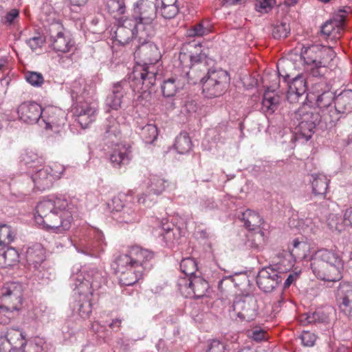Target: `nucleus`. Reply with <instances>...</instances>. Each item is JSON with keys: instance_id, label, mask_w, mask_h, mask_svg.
I'll return each instance as SVG.
<instances>
[{"instance_id": "11", "label": "nucleus", "mask_w": 352, "mask_h": 352, "mask_svg": "<svg viewBox=\"0 0 352 352\" xmlns=\"http://www.w3.org/2000/svg\"><path fill=\"white\" fill-rule=\"evenodd\" d=\"M157 14L156 5L151 1L140 0L135 4L131 19L135 20L138 24L142 38L154 36L153 21Z\"/></svg>"}, {"instance_id": "43", "label": "nucleus", "mask_w": 352, "mask_h": 352, "mask_svg": "<svg viewBox=\"0 0 352 352\" xmlns=\"http://www.w3.org/2000/svg\"><path fill=\"white\" fill-rule=\"evenodd\" d=\"M180 270L184 274V276H195L197 270V263L196 261L190 257L185 258L180 263Z\"/></svg>"}, {"instance_id": "44", "label": "nucleus", "mask_w": 352, "mask_h": 352, "mask_svg": "<svg viewBox=\"0 0 352 352\" xmlns=\"http://www.w3.org/2000/svg\"><path fill=\"white\" fill-rule=\"evenodd\" d=\"M44 345L42 339L35 338L26 341L21 350L23 352H46Z\"/></svg>"}, {"instance_id": "15", "label": "nucleus", "mask_w": 352, "mask_h": 352, "mask_svg": "<svg viewBox=\"0 0 352 352\" xmlns=\"http://www.w3.org/2000/svg\"><path fill=\"white\" fill-rule=\"evenodd\" d=\"M64 171V166L59 163L44 165L32 170L31 178L34 188L41 192L50 189L54 182L62 177Z\"/></svg>"}, {"instance_id": "55", "label": "nucleus", "mask_w": 352, "mask_h": 352, "mask_svg": "<svg viewBox=\"0 0 352 352\" xmlns=\"http://www.w3.org/2000/svg\"><path fill=\"white\" fill-rule=\"evenodd\" d=\"M206 352H230L226 344L218 340H212L210 342Z\"/></svg>"}, {"instance_id": "33", "label": "nucleus", "mask_w": 352, "mask_h": 352, "mask_svg": "<svg viewBox=\"0 0 352 352\" xmlns=\"http://www.w3.org/2000/svg\"><path fill=\"white\" fill-rule=\"evenodd\" d=\"M146 188L148 190L153 192L154 195H160L166 189L169 190H174L175 184L169 182L159 175H151L148 178Z\"/></svg>"}, {"instance_id": "64", "label": "nucleus", "mask_w": 352, "mask_h": 352, "mask_svg": "<svg viewBox=\"0 0 352 352\" xmlns=\"http://www.w3.org/2000/svg\"><path fill=\"white\" fill-rule=\"evenodd\" d=\"M216 208V204L213 199H208L206 201L203 202L201 204V210H210Z\"/></svg>"}, {"instance_id": "22", "label": "nucleus", "mask_w": 352, "mask_h": 352, "mask_svg": "<svg viewBox=\"0 0 352 352\" xmlns=\"http://www.w3.org/2000/svg\"><path fill=\"white\" fill-rule=\"evenodd\" d=\"M232 308L236 318L241 321L253 320L257 315L256 300L253 296L236 298Z\"/></svg>"}, {"instance_id": "9", "label": "nucleus", "mask_w": 352, "mask_h": 352, "mask_svg": "<svg viewBox=\"0 0 352 352\" xmlns=\"http://www.w3.org/2000/svg\"><path fill=\"white\" fill-rule=\"evenodd\" d=\"M173 219V222H169L166 218L156 219L153 226V233L161 237L166 246L172 247L179 243V240L186 233V221L183 218Z\"/></svg>"}, {"instance_id": "58", "label": "nucleus", "mask_w": 352, "mask_h": 352, "mask_svg": "<svg viewBox=\"0 0 352 352\" xmlns=\"http://www.w3.org/2000/svg\"><path fill=\"white\" fill-rule=\"evenodd\" d=\"M300 338L302 344L305 346H314L316 340V335L308 331H303Z\"/></svg>"}, {"instance_id": "54", "label": "nucleus", "mask_w": 352, "mask_h": 352, "mask_svg": "<svg viewBox=\"0 0 352 352\" xmlns=\"http://www.w3.org/2000/svg\"><path fill=\"white\" fill-rule=\"evenodd\" d=\"M328 225L333 230L341 232L344 228L343 219L338 214H331L328 219Z\"/></svg>"}, {"instance_id": "59", "label": "nucleus", "mask_w": 352, "mask_h": 352, "mask_svg": "<svg viewBox=\"0 0 352 352\" xmlns=\"http://www.w3.org/2000/svg\"><path fill=\"white\" fill-rule=\"evenodd\" d=\"M300 276V272H291L286 280H285L284 282V284H283V287L284 289H287L288 287H289V286L294 283V282L296 281V280Z\"/></svg>"}, {"instance_id": "51", "label": "nucleus", "mask_w": 352, "mask_h": 352, "mask_svg": "<svg viewBox=\"0 0 352 352\" xmlns=\"http://www.w3.org/2000/svg\"><path fill=\"white\" fill-rule=\"evenodd\" d=\"M109 11L111 13L122 14L126 11L124 0H109L107 3Z\"/></svg>"}, {"instance_id": "30", "label": "nucleus", "mask_w": 352, "mask_h": 352, "mask_svg": "<svg viewBox=\"0 0 352 352\" xmlns=\"http://www.w3.org/2000/svg\"><path fill=\"white\" fill-rule=\"evenodd\" d=\"M277 85H272L267 87L262 100V111L266 115L273 114L278 107L280 98L274 92Z\"/></svg>"}, {"instance_id": "47", "label": "nucleus", "mask_w": 352, "mask_h": 352, "mask_svg": "<svg viewBox=\"0 0 352 352\" xmlns=\"http://www.w3.org/2000/svg\"><path fill=\"white\" fill-rule=\"evenodd\" d=\"M13 232L11 227L3 224L0 225V248H6V246L10 244L14 240Z\"/></svg>"}, {"instance_id": "48", "label": "nucleus", "mask_w": 352, "mask_h": 352, "mask_svg": "<svg viewBox=\"0 0 352 352\" xmlns=\"http://www.w3.org/2000/svg\"><path fill=\"white\" fill-rule=\"evenodd\" d=\"M25 78L34 87H41L44 83V77L40 72L28 71L25 74Z\"/></svg>"}, {"instance_id": "13", "label": "nucleus", "mask_w": 352, "mask_h": 352, "mask_svg": "<svg viewBox=\"0 0 352 352\" xmlns=\"http://www.w3.org/2000/svg\"><path fill=\"white\" fill-rule=\"evenodd\" d=\"M153 36H145L143 39H138V46L134 52V57L138 59L140 63H138L133 67V69L137 66H141L144 69H152L155 71V82L156 81L157 70L155 64L157 63L161 57V52L160 49L155 43L150 41V38Z\"/></svg>"}, {"instance_id": "32", "label": "nucleus", "mask_w": 352, "mask_h": 352, "mask_svg": "<svg viewBox=\"0 0 352 352\" xmlns=\"http://www.w3.org/2000/svg\"><path fill=\"white\" fill-rule=\"evenodd\" d=\"M158 15L164 19L175 18L179 11L178 0H155Z\"/></svg>"}, {"instance_id": "34", "label": "nucleus", "mask_w": 352, "mask_h": 352, "mask_svg": "<svg viewBox=\"0 0 352 352\" xmlns=\"http://www.w3.org/2000/svg\"><path fill=\"white\" fill-rule=\"evenodd\" d=\"M25 257L28 264L37 269L45 258L43 247L39 243L32 245L27 249Z\"/></svg>"}, {"instance_id": "27", "label": "nucleus", "mask_w": 352, "mask_h": 352, "mask_svg": "<svg viewBox=\"0 0 352 352\" xmlns=\"http://www.w3.org/2000/svg\"><path fill=\"white\" fill-rule=\"evenodd\" d=\"M314 100L316 106L324 111L336 102V96L334 93L330 90V87L322 82L315 83L314 87Z\"/></svg>"}, {"instance_id": "6", "label": "nucleus", "mask_w": 352, "mask_h": 352, "mask_svg": "<svg viewBox=\"0 0 352 352\" xmlns=\"http://www.w3.org/2000/svg\"><path fill=\"white\" fill-rule=\"evenodd\" d=\"M94 89L87 86L84 80L75 81L72 90V97L76 98V101L72 107V112L74 121L81 128H87L96 118V109L89 101L85 100L87 96L91 94Z\"/></svg>"}, {"instance_id": "10", "label": "nucleus", "mask_w": 352, "mask_h": 352, "mask_svg": "<svg viewBox=\"0 0 352 352\" xmlns=\"http://www.w3.org/2000/svg\"><path fill=\"white\" fill-rule=\"evenodd\" d=\"M319 121V114L314 113L309 107L305 105L299 108L292 117L294 133L296 138L308 141L312 137Z\"/></svg>"}, {"instance_id": "53", "label": "nucleus", "mask_w": 352, "mask_h": 352, "mask_svg": "<svg viewBox=\"0 0 352 352\" xmlns=\"http://www.w3.org/2000/svg\"><path fill=\"white\" fill-rule=\"evenodd\" d=\"M307 248L306 243L294 239L292 242V248H289L290 253L294 256H304L305 250Z\"/></svg>"}, {"instance_id": "28", "label": "nucleus", "mask_w": 352, "mask_h": 352, "mask_svg": "<svg viewBox=\"0 0 352 352\" xmlns=\"http://www.w3.org/2000/svg\"><path fill=\"white\" fill-rule=\"evenodd\" d=\"M346 17V12L340 10L336 13L332 19L327 21L321 28L322 34L327 36H332L336 38L343 30L344 21Z\"/></svg>"}, {"instance_id": "8", "label": "nucleus", "mask_w": 352, "mask_h": 352, "mask_svg": "<svg viewBox=\"0 0 352 352\" xmlns=\"http://www.w3.org/2000/svg\"><path fill=\"white\" fill-rule=\"evenodd\" d=\"M109 205L112 218L120 224H133L140 219L135 205L133 203V197L129 193H119L112 198Z\"/></svg>"}, {"instance_id": "5", "label": "nucleus", "mask_w": 352, "mask_h": 352, "mask_svg": "<svg viewBox=\"0 0 352 352\" xmlns=\"http://www.w3.org/2000/svg\"><path fill=\"white\" fill-rule=\"evenodd\" d=\"M104 140L109 146H115L109 160L114 168H120L128 164L132 159L131 147L120 143L122 138L120 123L114 116L108 117L104 124Z\"/></svg>"}, {"instance_id": "52", "label": "nucleus", "mask_w": 352, "mask_h": 352, "mask_svg": "<svg viewBox=\"0 0 352 352\" xmlns=\"http://www.w3.org/2000/svg\"><path fill=\"white\" fill-rule=\"evenodd\" d=\"M247 336L251 340L259 342L267 339L266 331L259 327H256L247 331Z\"/></svg>"}, {"instance_id": "42", "label": "nucleus", "mask_w": 352, "mask_h": 352, "mask_svg": "<svg viewBox=\"0 0 352 352\" xmlns=\"http://www.w3.org/2000/svg\"><path fill=\"white\" fill-rule=\"evenodd\" d=\"M328 316L322 311H316L313 313H307L301 316L300 322L302 324H308L316 322H326Z\"/></svg>"}, {"instance_id": "26", "label": "nucleus", "mask_w": 352, "mask_h": 352, "mask_svg": "<svg viewBox=\"0 0 352 352\" xmlns=\"http://www.w3.org/2000/svg\"><path fill=\"white\" fill-rule=\"evenodd\" d=\"M281 282L280 275L270 267H264L258 272L256 283L264 292H270Z\"/></svg>"}, {"instance_id": "12", "label": "nucleus", "mask_w": 352, "mask_h": 352, "mask_svg": "<svg viewBox=\"0 0 352 352\" xmlns=\"http://www.w3.org/2000/svg\"><path fill=\"white\" fill-rule=\"evenodd\" d=\"M90 234L93 236V239L87 245L74 244L72 239L69 237H65L62 239L63 242L56 241L55 243L56 250L57 252H59L65 246L69 245H74L78 252L98 258L104 252L107 242L103 232L98 228H92L90 231Z\"/></svg>"}, {"instance_id": "38", "label": "nucleus", "mask_w": 352, "mask_h": 352, "mask_svg": "<svg viewBox=\"0 0 352 352\" xmlns=\"http://www.w3.org/2000/svg\"><path fill=\"white\" fill-rule=\"evenodd\" d=\"M241 219L244 221L246 228L250 230H255L258 228L263 221L258 212L250 209L242 213Z\"/></svg>"}, {"instance_id": "29", "label": "nucleus", "mask_w": 352, "mask_h": 352, "mask_svg": "<svg viewBox=\"0 0 352 352\" xmlns=\"http://www.w3.org/2000/svg\"><path fill=\"white\" fill-rule=\"evenodd\" d=\"M1 344L3 346V349L0 346L1 350H3V352H10L12 350L16 349H21L23 347L26 340H25V334L19 329H9L5 338H1Z\"/></svg>"}, {"instance_id": "21", "label": "nucleus", "mask_w": 352, "mask_h": 352, "mask_svg": "<svg viewBox=\"0 0 352 352\" xmlns=\"http://www.w3.org/2000/svg\"><path fill=\"white\" fill-rule=\"evenodd\" d=\"M140 29L136 21L131 17H122L118 21V27L114 32L116 40L121 45L128 43L132 38L143 39L141 37Z\"/></svg>"}, {"instance_id": "49", "label": "nucleus", "mask_w": 352, "mask_h": 352, "mask_svg": "<svg viewBox=\"0 0 352 352\" xmlns=\"http://www.w3.org/2000/svg\"><path fill=\"white\" fill-rule=\"evenodd\" d=\"M157 196L147 189L145 192L138 195V203L146 207H151L156 202Z\"/></svg>"}, {"instance_id": "37", "label": "nucleus", "mask_w": 352, "mask_h": 352, "mask_svg": "<svg viewBox=\"0 0 352 352\" xmlns=\"http://www.w3.org/2000/svg\"><path fill=\"white\" fill-rule=\"evenodd\" d=\"M309 180L314 195L320 196L326 195L329 183V179L326 175L322 173L311 174Z\"/></svg>"}, {"instance_id": "19", "label": "nucleus", "mask_w": 352, "mask_h": 352, "mask_svg": "<svg viewBox=\"0 0 352 352\" xmlns=\"http://www.w3.org/2000/svg\"><path fill=\"white\" fill-rule=\"evenodd\" d=\"M316 50L317 47L314 46L302 47L300 54V58L303 60L306 69L310 70L314 76H321L320 69L328 67L336 57L335 52L331 48H328L326 57L323 56L322 59L318 60Z\"/></svg>"}, {"instance_id": "56", "label": "nucleus", "mask_w": 352, "mask_h": 352, "mask_svg": "<svg viewBox=\"0 0 352 352\" xmlns=\"http://www.w3.org/2000/svg\"><path fill=\"white\" fill-rule=\"evenodd\" d=\"M210 32L209 27H205L203 23H199L188 30L190 36H202Z\"/></svg>"}, {"instance_id": "36", "label": "nucleus", "mask_w": 352, "mask_h": 352, "mask_svg": "<svg viewBox=\"0 0 352 352\" xmlns=\"http://www.w3.org/2000/svg\"><path fill=\"white\" fill-rule=\"evenodd\" d=\"M0 267L8 268L15 266L19 261L18 251L12 247L0 248Z\"/></svg>"}, {"instance_id": "2", "label": "nucleus", "mask_w": 352, "mask_h": 352, "mask_svg": "<svg viewBox=\"0 0 352 352\" xmlns=\"http://www.w3.org/2000/svg\"><path fill=\"white\" fill-rule=\"evenodd\" d=\"M74 212L71 199L64 195L50 196L37 204L34 219L47 231L58 233L71 228Z\"/></svg>"}, {"instance_id": "41", "label": "nucleus", "mask_w": 352, "mask_h": 352, "mask_svg": "<svg viewBox=\"0 0 352 352\" xmlns=\"http://www.w3.org/2000/svg\"><path fill=\"white\" fill-rule=\"evenodd\" d=\"M140 134L146 144H152L158 135L157 126L154 124H147L140 128Z\"/></svg>"}, {"instance_id": "4", "label": "nucleus", "mask_w": 352, "mask_h": 352, "mask_svg": "<svg viewBox=\"0 0 352 352\" xmlns=\"http://www.w3.org/2000/svg\"><path fill=\"white\" fill-rule=\"evenodd\" d=\"M311 268L318 278L336 282L342 278L343 263L340 254L335 250L321 249L312 256Z\"/></svg>"}, {"instance_id": "1", "label": "nucleus", "mask_w": 352, "mask_h": 352, "mask_svg": "<svg viewBox=\"0 0 352 352\" xmlns=\"http://www.w3.org/2000/svg\"><path fill=\"white\" fill-rule=\"evenodd\" d=\"M72 296L69 302L72 316L86 320L92 313L99 289L106 283V273L94 266H84L71 276Z\"/></svg>"}, {"instance_id": "60", "label": "nucleus", "mask_w": 352, "mask_h": 352, "mask_svg": "<svg viewBox=\"0 0 352 352\" xmlns=\"http://www.w3.org/2000/svg\"><path fill=\"white\" fill-rule=\"evenodd\" d=\"M43 43V40L41 36H34L27 41V44L32 50H36L41 47Z\"/></svg>"}, {"instance_id": "24", "label": "nucleus", "mask_w": 352, "mask_h": 352, "mask_svg": "<svg viewBox=\"0 0 352 352\" xmlns=\"http://www.w3.org/2000/svg\"><path fill=\"white\" fill-rule=\"evenodd\" d=\"M43 109L36 102L28 100L18 105L16 113L19 120L23 123L29 125L37 124L39 126Z\"/></svg>"}, {"instance_id": "18", "label": "nucleus", "mask_w": 352, "mask_h": 352, "mask_svg": "<svg viewBox=\"0 0 352 352\" xmlns=\"http://www.w3.org/2000/svg\"><path fill=\"white\" fill-rule=\"evenodd\" d=\"M178 289L185 298H200L206 296L209 284L201 276L180 277L177 283Z\"/></svg>"}, {"instance_id": "40", "label": "nucleus", "mask_w": 352, "mask_h": 352, "mask_svg": "<svg viewBox=\"0 0 352 352\" xmlns=\"http://www.w3.org/2000/svg\"><path fill=\"white\" fill-rule=\"evenodd\" d=\"M174 146L179 154H186L192 148V142L186 132L181 133L175 139Z\"/></svg>"}, {"instance_id": "17", "label": "nucleus", "mask_w": 352, "mask_h": 352, "mask_svg": "<svg viewBox=\"0 0 352 352\" xmlns=\"http://www.w3.org/2000/svg\"><path fill=\"white\" fill-rule=\"evenodd\" d=\"M203 93L209 98L222 95L230 83V76L223 69H210L201 78Z\"/></svg>"}, {"instance_id": "7", "label": "nucleus", "mask_w": 352, "mask_h": 352, "mask_svg": "<svg viewBox=\"0 0 352 352\" xmlns=\"http://www.w3.org/2000/svg\"><path fill=\"white\" fill-rule=\"evenodd\" d=\"M204 54H194L190 52H181L179 54V65L182 73L179 76H172L164 80L161 85L162 92L164 97H173L187 83H190V69L195 65L205 59Z\"/></svg>"}, {"instance_id": "57", "label": "nucleus", "mask_w": 352, "mask_h": 352, "mask_svg": "<svg viewBox=\"0 0 352 352\" xmlns=\"http://www.w3.org/2000/svg\"><path fill=\"white\" fill-rule=\"evenodd\" d=\"M276 4V0H260L256 3V10L261 13H267Z\"/></svg>"}, {"instance_id": "63", "label": "nucleus", "mask_w": 352, "mask_h": 352, "mask_svg": "<svg viewBox=\"0 0 352 352\" xmlns=\"http://www.w3.org/2000/svg\"><path fill=\"white\" fill-rule=\"evenodd\" d=\"M254 237L258 243H252V247L258 248L259 244L264 241V233L262 231H258L254 234Z\"/></svg>"}, {"instance_id": "62", "label": "nucleus", "mask_w": 352, "mask_h": 352, "mask_svg": "<svg viewBox=\"0 0 352 352\" xmlns=\"http://www.w3.org/2000/svg\"><path fill=\"white\" fill-rule=\"evenodd\" d=\"M343 222L346 226H352V207L346 209L343 217Z\"/></svg>"}, {"instance_id": "35", "label": "nucleus", "mask_w": 352, "mask_h": 352, "mask_svg": "<svg viewBox=\"0 0 352 352\" xmlns=\"http://www.w3.org/2000/svg\"><path fill=\"white\" fill-rule=\"evenodd\" d=\"M335 110L339 113L352 112V90H344L336 96Z\"/></svg>"}, {"instance_id": "14", "label": "nucleus", "mask_w": 352, "mask_h": 352, "mask_svg": "<svg viewBox=\"0 0 352 352\" xmlns=\"http://www.w3.org/2000/svg\"><path fill=\"white\" fill-rule=\"evenodd\" d=\"M48 32V41L56 52L67 54L76 50L75 41L59 21L52 23Z\"/></svg>"}, {"instance_id": "50", "label": "nucleus", "mask_w": 352, "mask_h": 352, "mask_svg": "<svg viewBox=\"0 0 352 352\" xmlns=\"http://www.w3.org/2000/svg\"><path fill=\"white\" fill-rule=\"evenodd\" d=\"M16 311L0 303V324H6L14 318Z\"/></svg>"}, {"instance_id": "61", "label": "nucleus", "mask_w": 352, "mask_h": 352, "mask_svg": "<svg viewBox=\"0 0 352 352\" xmlns=\"http://www.w3.org/2000/svg\"><path fill=\"white\" fill-rule=\"evenodd\" d=\"M18 16H19V10L16 9H12L6 14L5 19L7 23L10 24Z\"/></svg>"}, {"instance_id": "25", "label": "nucleus", "mask_w": 352, "mask_h": 352, "mask_svg": "<svg viewBox=\"0 0 352 352\" xmlns=\"http://www.w3.org/2000/svg\"><path fill=\"white\" fill-rule=\"evenodd\" d=\"M113 267L116 273L118 274L120 284L125 286H131L136 283L141 279L144 272L134 266H131L130 263H122L120 258H116L114 261Z\"/></svg>"}, {"instance_id": "3", "label": "nucleus", "mask_w": 352, "mask_h": 352, "mask_svg": "<svg viewBox=\"0 0 352 352\" xmlns=\"http://www.w3.org/2000/svg\"><path fill=\"white\" fill-rule=\"evenodd\" d=\"M155 71L141 66L133 69L129 80H124L114 85L112 93L106 98L107 106L118 110L122 104H129L136 92H146L155 85Z\"/></svg>"}, {"instance_id": "46", "label": "nucleus", "mask_w": 352, "mask_h": 352, "mask_svg": "<svg viewBox=\"0 0 352 352\" xmlns=\"http://www.w3.org/2000/svg\"><path fill=\"white\" fill-rule=\"evenodd\" d=\"M318 219H312L307 217L305 219H300L298 220L296 227L298 230L304 232H314L316 228L318 227Z\"/></svg>"}, {"instance_id": "16", "label": "nucleus", "mask_w": 352, "mask_h": 352, "mask_svg": "<svg viewBox=\"0 0 352 352\" xmlns=\"http://www.w3.org/2000/svg\"><path fill=\"white\" fill-rule=\"evenodd\" d=\"M66 122L65 111L55 106H45L43 109L39 126L58 135V141L62 140L65 134Z\"/></svg>"}, {"instance_id": "45", "label": "nucleus", "mask_w": 352, "mask_h": 352, "mask_svg": "<svg viewBox=\"0 0 352 352\" xmlns=\"http://www.w3.org/2000/svg\"><path fill=\"white\" fill-rule=\"evenodd\" d=\"M289 32V25L286 21H278L273 25L272 36L276 39L286 38Z\"/></svg>"}, {"instance_id": "23", "label": "nucleus", "mask_w": 352, "mask_h": 352, "mask_svg": "<svg viewBox=\"0 0 352 352\" xmlns=\"http://www.w3.org/2000/svg\"><path fill=\"white\" fill-rule=\"evenodd\" d=\"M23 302L22 285L16 282L6 283L1 290L0 303L17 311Z\"/></svg>"}, {"instance_id": "20", "label": "nucleus", "mask_w": 352, "mask_h": 352, "mask_svg": "<svg viewBox=\"0 0 352 352\" xmlns=\"http://www.w3.org/2000/svg\"><path fill=\"white\" fill-rule=\"evenodd\" d=\"M117 258H120L122 263L126 264L127 262L131 266L138 267L146 273L151 270L150 261L153 258V253L140 246H132L127 254H120Z\"/></svg>"}, {"instance_id": "39", "label": "nucleus", "mask_w": 352, "mask_h": 352, "mask_svg": "<svg viewBox=\"0 0 352 352\" xmlns=\"http://www.w3.org/2000/svg\"><path fill=\"white\" fill-rule=\"evenodd\" d=\"M21 161L28 168H32V170L44 166L43 157L32 150H25L21 155Z\"/></svg>"}, {"instance_id": "31", "label": "nucleus", "mask_w": 352, "mask_h": 352, "mask_svg": "<svg viewBox=\"0 0 352 352\" xmlns=\"http://www.w3.org/2000/svg\"><path fill=\"white\" fill-rule=\"evenodd\" d=\"M306 91V81L302 76L298 75L289 85L287 99L290 103H295Z\"/></svg>"}]
</instances>
